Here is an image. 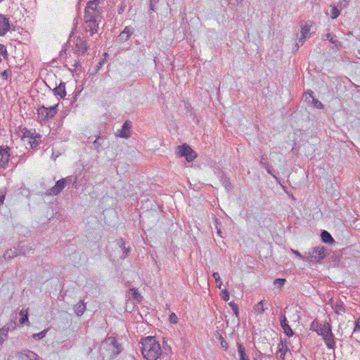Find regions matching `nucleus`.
<instances>
[{
    "mask_svg": "<svg viewBox=\"0 0 360 360\" xmlns=\"http://www.w3.org/2000/svg\"><path fill=\"white\" fill-rule=\"evenodd\" d=\"M20 136L22 139L25 138H29V139H32L33 136L36 134L35 129H28L27 128H23L20 130Z\"/></svg>",
    "mask_w": 360,
    "mask_h": 360,
    "instance_id": "20",
    "label": "nucleus"
},
{
    "mask_svg": "<svg viewBox=\"0 0 360 360\" xmlns=\"http://www.w3.org/2000/svg\"><path fill=\"white\" fill-rule=\"evenodd\" d=\"M6 197V191H0V207L3 205Z\"/></svg>",
    "mask_w": 360,
    "mask_h": 360,
    "instance_id": "56",
    "label": "nucleus"
},
{
    "mask_svg": "<svg viewBox=\"0 0 360 360\" xmlns=\"http://www.w3.org/2000/svg\"><path fill=\"white\" fill-rule=\"evenodd\" d=\"M215 223H216V229H217V234L221 238H224V236L222 235V231H221V222L219 221L218 219L216 218Z\"/></svg>",
    "mask_w": 360,
    "mask_h": 360,
    "instance_id": "45",
    "label": "nucleus"
},
{
    "mask_svg": "<svg viewBox=\"0 0 360 360\" xmlns=\"http://www.w3.org/2000/svg\"><path fill=\"white\" fill-rule=\"evenodd\" d=\"M64 183L66 185L68 184H72L76 188L77 186L75 185L77 181V176H69L65 178H63Z\"/></svg>",
    "mask_w": 360,
    "mask_h": 360,
    "instance_id": "30",
    "label": "nucleus"
},
{
    "mask_svg": "<svg viewBox=\"0 0 360 360\" xmlns=\"http://www.w3.org/2000/svg\"><path fill=\"white\" fill-rule=\"evenodd\" d=\"M176 153L179 157H184L188 162H192L196 157V153L186 143L176 147Z\"/></svg>",
    "mask_w": 360,
    "mask_h": 360,
    "instance_id": "4",
    "label": "nucleus"
},
{
    "mask_svg": "<svg viewBox=\"0 0 360 360\" xmlns=\"http://www.w3.org/2000/svg\"><path fill=\"white\" fill-rule=\"evenodd\" d=\"M292 252H293V253L296 256L299 257L301 259H304L303 256L301 255V253L299 251H297V250H292Z\"/></svg>",
    "mask_w": 360,
    "mask_h": 360,
    "instance_id": "63",
    "label": "nucleus"
},
{
    "mask_svg": "<svg viewBox=\"0 0 360 360\" xmlns=\"http://www.w3.org/2000/svg\"><path fill=\"white\" fill-rule=\"evenodd\" d=\"M10 29L9 18L3 14H0V36H4Z\"/></svg>",
    "mask_w": 360,
    "mask_h": 360,
    "instance_id": "14",
    "label": "nucleus"
},
{
    "mask_svg": "<svg viewBox=\"0 0 360 360\" xmlns=\"http://www.w3.org/2000/svg\"><path fill=\"white\" fill-rule=\"evenodd\" d=\"M129 295L137 303H141L143 300V296L140 294L139 290L135 288H131L129 290Z\"/></svg>",
    "mask_w": 360,
    "mask_h": 360,
    "instance_id": "18",
    "label": "nucleus"
},
{
    "mask_svg": "<svg viewBox=\"0 0 360 360\" xmlns=\"http://www.w3.org/2000/svg\"><path fill=\"white\" fill-rule=\"evenodd\" d=\"M132 127V123L129 120H126L121 129H118L116 134L117 136L121 138L128 139L131 136V129Z\"/></svg>",
    "mask_w": 360,
    "mask_h": 360,
    "instance_id": "9",
    "label": "nucleus"
},
{
    "mask_svg": "<svg viewBox=\"0 0 360 360\" xmlns=\"http://www.w3.org/2000/svg\"><path fill=\"white\" fill-rule=\"evenodd\" d=\"M91 136L89 137L87 139L88 143H92V146L91 148L96 150L97 153H100L103 148L105 137L99 134L96 136V139L94 141H91Z\"/></svg>",
    "mask_w": 360,
    "mask_h": 360,
    "instance_id": "6",
    "label": "nucleus"
},
{
    "mask_svg": "<svg viewBox=\"0 0 360 360\" xmlns=\"http://www.w3.org/2000/svg\"><path fill=\"white\" fill-rule=\"evenodd\" d=\"M159 1V0H150V9L155 11V6Z\"/></svg>",
    "mask_w": 360,
    "mask_h": 360,
    "instance_id": "58",
    "label": "nucleus"
},
{
    "mask_svg": "<svg viewBox=\"0 0 360 360\" xmlns=\"http://www.w3.org/2000/svg\"><path fill=\"white\" fill-rule=\"evenodd\" d=\"M57 105H58L55 106H51L49 108L46 107V115L48 120L53 118L57 113Z\"/></svg>",
    "mask_w": 360,
    "mask_h": 360,
    "instance_id": "27",
    "label": "nucleus"
},
{
    "mask_svg": "<svg viewBox=\"0 0 360 360\" xmlns=\"http://www.w3.org/2000/svg\"><path fill=\"white\" fill-rule=\"evenodd\" d=\"M212 276L213 278H214L216 283H217V286L219 288H221V286L222 285V282L220 279V276H219V274L218 272H214L212 274Z\"/></svg>",
    "mask_w": 360,
    "mask_h": 360,
    "instance_id": "43",
    "label": "nucleus"
},
{
    "mask_svg": "<svg viewBox=\"0 0 360 360\" xmlns=\"http://www.w3.org/2000/svg\"><path fill=\"white\" fill-rule=\"evenodd\" d=\"M16 250L18 255H26L30 250H32V247H25V245H21V243H20L18 245Z\"/></svg>",
    "mask_w": 360,
    "mask_h": 360,
    "instance_id": "26",
    "label": "nucleus"
},
{
    "mask_svg": "<svg viewBox=\"0 0 360 360\" xmlns=\"http://www.w3.org/2000/svg\"><path fill=\"white\" fill-rule=\"evenodd\" d=\"M327 248L324 246H317L312 249L309 253L308 259L310 262H320L326 257V251Z\"/></svg>",
    "mask_w": 360,
    "mask_h": 360,
    "instance_id": "5",
    "label": "nucleus"
},
{
    "mask_svg": "<svg viewBox=\"0 0 360 360\" xmlns=\"http://www.w3.org/2000/svg\"><path fill=\"white\" fill-rule=\"evenodd\" d=\"M125 7H126L125 4L124 3H122L120 6V8H119V9H118V13L119 14H122L124 12Z\"/></svg>",
    "mask_w": 360,
    "mask_h": 360,
    "instance_id": "59",
    "label": "nucleus"
},
{
    "mask_svg": "<svg viewBox=\"0 0 360 360\" xmlns=\"http://www.w3.org/2000/svg\"><path fill=\"white\" fill-rule=\"evenodd\" d=\"M321 238L322 242H323L324 243L333 244V243H335V240L332 237L331 234L326 230L321 231Z\"/></svg>",
    "mask_w": 360,
    "mask_h": 360,
    "instance_id": "19",
    "label": "nucleus"
},
{
    "mask_svg": "<svg viewBox=\"0 0 360 360\" xmlns=\"http://www.w3.org/2000/svg\"><path fill=\"white\" fill-rule=\"evenodd\" d=\"M309 31L310 27L307 24L303 25L301 29L302 37H304V38H307Z\"/></svg>",
    "mask_w": 360,
    "mask_h": 360,
    "instance_id": "41",
    "label": "nucleus"
},
{
    "mask_svg": "<svg viewBox=\"0 0 360 360\" xmlns=\"http://www.w3.org/2000/svg\"><path fill=\"white\" fill-rule=\"evenodd\" d=\"M323 339L326 346L328 347V348L334 349L335 342V338H334V335L333 334V332H331V333H329L328 335L323 336Z\"/></svg>",
    "mask_w": 360,
    "mask_h": 360,
    "instance_id": "17",
    "label": "nucleus"
},
{
    "mask_svg": "<svg viewBox=\"0 0 360 360\" xmlns=\"http://www.w3.org/2000/svg\"><path fill=\"white\" fill-rule=\"evenodd\" d=\"M237 347L240 359L248 356L245 353V348L240 343L238 342Z\"/></svg>",
    "mask_w": 360,
    "mask_h": 360,
    "instance_id": "35",
    "label": "nucleus"
},
{
    "mask_svg": "<svg viewBox=\"0 0 360 360\" xmlns=\"http://www.w3.org/2000/svg\"><path fill=\"white\" fill-rule=\"evenodd\" d=\"M37 355L32 351L26 349L15 353V357L18 360H35Z\"/></svg>",
    "mask_w": 360,
    "mask_h": 360,
    "instance_id": "12",
    "label": "nucleus"
},
{
    "mask_svg": "<svg viewBox=\"0 0 360 360\" xmlns=\"http://www.w3.org/2000/svg\"><path fill=\"white\" fill-rule=\"evenodd\" d=\"M221 345L222 347H224L226 349L228 348V343L224 339H222V340L221 341Z\"/></svg>",
    "mask_w": 360,
    "mask_h": 360,
    "instance_id": "62",
    "label": "nucleus"
},
{
    "mask_svg": "<svg viewBox=\"0 0 360 360\" xmlns=\"http://www.w3.org/2000/svg\"><path fill=\"white\" fill-rule=\"evenodd\" d=\"M102 346L103 348L110 350L115 356L119 354L122 350V347L117 342V338L112 336L106 338L102 342Z\"/></svg>",
    "mask_w": 360,
    "mask_h": 360,
    "instance_id": "3",
    "label": "nucleus"
},
{
    "mask_svg": "<svg viewBox=\"0 0 360 360\" xmlns=\"http://www.w3.org/2000/svg\"><path fill=\"white\" fill-rule=\"evenodd\" d=\"M169 321L172 323H176L178 322V317L172 312L169 316Z\"/></svg>",
    "mask_w": 360,
    "mask_h": 360,
    "instance_id": "51",
    "label": "nucleus"
},
{
    "mask_svg": "<svg viewBox=\"0 0 360 360\" xmlns=\"http://www.w3.org/2000/svg\"><path fill=\"white\" fill-rule=\"evenodd\" d=\"M339 4H340L339 6H340V8H345L349 4V1L348 0H340Z\"/></svg>",
    "mask_w": 360,
    "mask_h": 360,
    "instance_id": "57",
    "label": "nucleus"
},
{
    "mask_svg": "<svg viewBox=\"0 0 360 360\" xmlns=\"http://www.w3.org/2000/svg\"><path fill=\"white\" fill-rule=\"evenodd\" d=\"M100 3V0L89 1L85 8L84 18L99 20L100 12L98 10V6Z\"/></svg>",
    "mask_w": 360,
    "mask_h": 360,
    "instance_id": "2",
    "label": "nucleus"
},
{
    "mask_svg": "<svg viewBox=\"0 0 360 360\" xmlns=\"http://www.w3.org/2000/svg\"><path fill=\"white\" fill-rule=\"evenodd\" d=\"M259 164L264 168H268V164L269 162H267V158L263 155H262L261 157V160L259 161Z\"/></svg>",
    "mask_w": 360,
    "mask_h": 360,
    "instance_id": "48",
    "label": "nucleus"
},
{
    "mask_svg": "<svg viewBox=\"0 0 360 360\" xmlns=\"http://www.w3.org/2000/svg\"><path fill=\"white\" fill-rule=\"evenodd\" d=\"M1 77L2 79H7L8 78V71L7 70H4L1 73Z\"/></svg>",
    "mask_w": 360,
    "mask_h": 360,
    "instance_id": "61",
    "label": "nucleus"
},
{
    "mask_svg": "<svg viewBox=\"0 0 360 360\" xmlns=\"http://www.w3.org/2000/svg\"><path fill=\"white\" fill-rule=\"evenodd\" d=\"M99 20L84 18V30L89 32L91 35L98 32Z\"/></svg>",
    "mask_w": 360,
    "mask_h": 360,
    "instance_id": "8",
    "label": "nucleus"
},
{
    "mask_svg": "<svg viewBox=\"0 0 360 360\" xmlns=\"http://www.w3.org/2000/svg\"><path fill=\"white\" fill-rule=\"evenodd\" d=\"M76 53L79 55H84L88 49L86 39L84 37H77L75 41Z\"/></svg>",
    "mask_w": 360,
    "mask_h": 360,
    "instance_id": "7",
    "label": "nucleus"
},
{
    "mask_svg": "<svg viewBox=\"0 0 360 360\" xmlns=\"http://www.w3.org/2000/svg\"><path fill=\"white\" fill-rule=\"evenodd\" d=\"M117 245L120 247V248L122 250V255L121 256V258H126L130 252V248L129 247L127 248L125 246V241L122 238L117 240Z\"/></svg>",
    "mask_w": 360,
    "mask_h": 360,
    "instance_id": "21",
    "label": "nucleus"
},
{
    "mask_svg": "<svg viewBox=\"0 0 360 360\" xmlns=\"http://www.w3.org/2000/svg\"><path fill=\"white\" fill-rule=\"evenodd\" d=\"M65 187V184L63 179L57 181L54 186L47 190L46 194L50 195H58Z\"/></svg>",
    "mask_w": 360,
    "mask_h": 360,
    "instance_id": "13",
    "label": "nucleus"
},
{
    "mask_svg": "<svg viewBox=\"0 0 360 360\" xmlns=\"http://www.w3.org/2000/svg\"><path fill=\"white\" fill-rule=\"evenodd\" d=\"M86 310V304L83 301L80 300L77 304L74 307V311L77 316H81Z\"/></svg>",
    "mask_w": 360,
    "mask_h": 360,
    "instance_id": "22",
    "label": "nucleus"
},
{
    "mask_svg": "<svg viewBox=\"0 0 360 360\" xmlns=\"http://www.w3.org/2000/svg\"><path fill=\"white\" fill-rule=\"evenodd\" d=\"M18 255V253L17 252L16 248H14L13 249L11 248L9 250H7L3 255V258L4 260L8 261L10 260L15 257Z\"/></svg>",
    "mask_w": 360,
    "mask_h": 360,
    "instance_id": "23",
    "label": "nucleus"
},
{
    "mask_svg": "<svg viewBox=\"0 0 360 360\" xmlns=\"http://www.w3.org/2000/svg\"><path fill=\"white\" fill-rule=\"evenodd\" d=\"M41 136L39 134H36L33 138L29 140V143L32 148H37L41 143Z\"/></svg>",
    "mask_w": 360,
    "mask_h": 360,
    "instance_id": "25",
    "label": "nucleus"
},
{
    "mask_svg": "<svg viewBox=\"0 0 360 360\" xmlns=\"http://www.w3.org/2000/svg\"><path fill=\"white\" fill-rule=\"evenodd\" d=\"M54 96L59 98V99L65 98L66 96L65 83L60 81V84L52 89Z\"/></svg>",
    "mask_w": 360,
    "mask_h": 360,
    "instance_id": "15",
    "label": "nucleus"
},
{
    "mask_svg": "<svg viewBox=\"0 0 360 360\" xmlns=\"http://www.w3.org/2000/svg\"><path fill=\"white\" fill-rule=\"evenodd\" d=\"M279 321L281 328L283 330L284 333L288 337H292L294 335V331L288 324V321L285 314H281L279 316Z\"/></svg>",
    "mask_w": 360,
    "mask_h": 360,
    "instance_id": "11",
    "label": "nucleus"
},
{
    "mask_svg": "<svg viewBox=\"0 0 360 360\" xmlns=\"http://www.w3.org/2000/svg\"><path fill=\"white\" fill-rule=\"evenodd\" d=\"M221 298L224 301H228L229 300V291L226 289L223 290L221 292Z\"/></svg>",
    "mask_w": 360,
    "mask_h": 360,
    "instance_id": "50",
    "label": "nucleus"
},
{
    "mask_svg": "<svg viewBox=\"0 0 360 360\" xmlns=\"http://www.w3.org/2000/svg\"><path fill=\"white\" fill-rule=\"evenodd\" d=\"M141 353L147 360H157L162 354L160 343L153 336H148L141 340Z\"/></svg>",
    "mask_w": 360,
    "mask_h": 360,
    "instance_id": "1",
    "label": "nucleus"
},
{
    "mask_svg": "<svg viewBox=\"0 0 360 360\" xmlns=\"http://www.w3.org/2000/svg\"><path fill=\"white\" fill-rule=\"evenodd\" d=\"M47 331V329L43 330L38 333L33 334L32 337L34 340H41L46 336Z\"/></svg>",
    "mask_w": 360,
    "mask_h": 360,
    "instance_id": "39",
    "label": "nucleus"
},
{
    "mask_svg": "<svg viewBox=\"0 0 360 360\" xmlns=\"http://www.w3.org/2000/svg\"><path fill=\"white\" fill-rule=\"evenodd\" d=\"M267 171V172L271 175H274L273 174V172H272V168L271 167L269 166V165L268 164V168H265Z\"/></svg>",
    "mask_w": 360,
    "mask_h": 360,
    "instance_id": "64",
    "label": "nucleus"
},
{
    "mask_svg": "<svg viewBox=\"0 0 360 360\" xmlns=\"http://www.w3.org/2000/svg\"><path fill=\"white\" fill-rule=\"evenodd\" d=\"M321 326L322 323H319V321L317 319H314L311 323L310 329L314 331H316L318 333Z\"/></svg>",
    "mask_w": 360,
    "mask_h": 360,
    "instance_id": "34",
    "label": "nucleus"
},
{
    "mask_svg": "<svg viewBox=\"0 0 360 360\" xmlns=\"http://www.w3.org/2000/svg\"><path fill=\"white\" fill-rule=\"evenodd\" d=\"M325 39L329 40L332 44H335L336 46H338V44H340V41L335 39V37L333 36L330 33L326 34Z\"/></svg>",
    "mask_w": 360,
    "mask_h": 360,
    "instance_id": "37",
    "label": "nucleus"
},
{
    "mask_svg": "<svg viewBox=\"0 0 360 360\" xmlns=\"http://www.w3.org/2000/svg\"><path fill=\"white\" fill-rule=\"evenodd\" d=\"M38 117L41 120H48L46 115V107L42 105L37 110Z\"/></svg>",
    "mask_w": 360,
    "mask_h": 360,
    "instance_id": "32",
    "label": "nucleus"
},
{
    "mask_svg": "<svg viewBox=\"0 0 360 360\" xmlns=\"http://www.w3.org/2000/svg\"><path fill=\"white\" fill-rule=\"evenodd\" d=\"M289 350L287 345L283 346L281 348L279 349L278 353H280V360H285V356L286 352Z\"/></svg>",
    "mask_w": 360,
    "mask_h": 360,
    "instance_id": "38",
    "label": "nucleus"
},
{
    "mask_svg": "<svg viewBox=\"0 0 360 360\" xmlns=\"http://www.w3.org/2000/svg\"><path fill=\"white\" fill-rule=\"evenodd\" d=\"M311 102L313 103V105L314 108H316L317 109H323V103L318 99H316L315 98H312V100Z\"/></svg>",
    "mask_w": 360,
    "mask_h": 360,
    "instance_id": "42",
    "label": "nucleus"
},
{
    "mask_svg": "<svg viewBox=\"0 0 360 360\" xmlns=\"http://www.w3.org/2000/svg\"><path fill=\"white\" fill-rule=\"evenodd\" d=\"M330 7H331L330 18L332 19H335L340 15V10L338 8V6H335V5H331Z\"/></svg>",
    "mask_w": 360,
    "mask_h": 360,
    "instance_id": "33",
    "label": "nucleus"
},
{
    "mask_svg": "<svg viewBox=\"0 0 360 360\" xmlns=\"http://www.w3.org/2000/svg\"><path fill=\"white\" fill-rule=\"evenodd\" d=\"M333 309L335 310V312L338 314H341L342 312L345 311V309L344 307L343 303L342 302H337L333 306Z\"/></svg>",
    "mask_w": 360,
    "mask_h": 360,
    "instance_id": "29",
    "label": "nucleus"
},
{
    "mask_svg": "<svg viewBox=\"0 0 360 360\" xmlns=\"http://www.w3.org/2000/svg\"><path fill=\"white\" fill-rule=\"evenodd\" d=\"M254 310L257 314H262L265 311L264 307V300H261L254 307Z\"/></svg>",
    "mask_w": 360,
    "mask_h": 360,
    "instance_id": "31",
    "label": "nucleus"
},
{
    "mask_svg": "<svg viewBox=\"0 0 360 360\" xmlns=\"http://www.w3.org/2000/svg\"><path fill=\"white\" fill-rule=\"evenodd\" d=\"M229 305L231 307V309L233 310L234 314L238 317L239 316V309H238V306L236 303H235L234 302H231L229 303Z\"/></svg>",
    "mask_w": 360,
    "mask_h": 360,
    "instance_id": "40",
    "label": "nucleus"
},
{
    "mask_svg": "<svg viewBox=\"0 0 360 360\" xmlns=\"http://www.w3.org/2000/svg\"><path fill=\"white\" fill-rule=\"evenodd\" d=\"M0 167L5 168L10 158V148L8 146H0Z\"/></svg>",
    "mask_w": 360,
    "mask_h": 360,
    "instance_id": "10",
    "label": "nucleus"
},
{
    "mask_svg": "<svg viewBox=\"0 0 360 360\" xmlns=\"http://www.w3.org/2000/svg\"><path fill=\"white\" fill-rule=\"evenodd\" d=\"M132 34L133 29L130 27H126L124 30L120 34L119 40L121 42L126 41Z\"/></svg>",
    "mask_w": 360,
    "mask_h": 360,
    "instance_id": "16",
    "label": "nucleus"
},
{
    "mask_svg": "<svg viewBox=\"0 0 360 360\" xmlns=\"http://www.w3.org/2000/svg\"><path fill=\"white\" fill-rule=\"evenodd\" d=\"M306 38H304V37H302L300 39H299V41H298V43H297L296 46H297V49H298L299 46H302L304 42V40H305Z\"/></svg>",
    "mask_w": 360,
    "mask_h": 360,
    "instance_id": "60",
    "label": "nucleus"
},
{
    "mask_svg": "<svg viewBox=\"0 0 360 360\" xmlns=\"http://www.w3.org/2000/svg\"><path fill=\"white\" fill-rule=\"evenodd\" d=\"M222 183L227 191H229L232 189L231 184L228 178H224L222 180Z\"/></svg>",
    "mask_w": 360,
    "mask_h": 360,
    "instance_id": "46",
    "label": "nucleus"
},
{
    "mask_svg": "<svg viewBox=\"0 0 360 360\" xmlns=\"http://www.w3.org/2000/svg\"><path fill=\"white\" fill-rule=\"evenodd\" d=\"M0 55H1L5 59L8 58V52L6 50V47L1 44H0Z\"/></svg>",
    "mask_w": 360,
    "mask_h": 360,
    "instance_id": "44",
    "label": "nucleus"
},
{
    "mask_svg": "<svg viewBox=\"0 0 360 360\" xmlns=\"http://www.w3.org/2000/svg\"><path fill=\"white\" fill-rule=\"evenodd\" d=\"M354 329L353 333L356 331H360V317L354 323Z\"/></svg>",
    "mask_w": 360,
    "mask_h": 360,
    "instance_id": "55",
    "label": "nucleus"
},
{
    "mask_svg": "<svg viewBox=\"0 0 360 360\" xmlns=\"http://www.w3.org/2000/svg\"><path fill=\"white\" fill-rule=\"evenodd\" d=\"M6 327L8 329V330H13L16 328L17 323L15 321L11 320L8 323H6Z\"/></svg>",
    "mask_w": 360,
    "mask_h": 360,
    "instance_id": "47",
    "label": "nucleus"
},
{
    "mask_svg": "<svg viewBox=\"0 0 360 360\" xmlns=\"http://www.w3.org/2000/svg\"><path fill=\"white\" fill-rule=\"evenodd\" d=\"M8 329L7 328V327H6V326H3L1 329H0V335L4 336V338H6L7 335H8Z\"/></svg>",
    "mask_w": 360,
    "mask_h": 360,
    "instance_id": "53",
    "label": "nucleus"
},
{
    "mask_svg": "<svg viewBox=\"0 0 360 360\" xmlns=\"http://www.w3.org/2000/svg\"><path fill=\"white\" fill-rule=\"evenodd\" d=\"M331 332H332L331 325L328 323H326L324 324H322V326L320 328L319 331L318 332V334L323 337L326 335L331 333Z\"/></svg>",
    "mask_w": 360,
    "mask_h": 360,
    "instance_id": "24",
    "label": "nucleus"
},
{
    "mask_svg": "<svg viewBox=\"0 0 360 360\" xmlns=\"http://www.w3.org/2000/svg\"><path fill=\"white\" fill-rule=\"evenodd\" d=\"M105 59L102 58L100 60V61L98 63L95 68V74L98 72V71L102 68L103 64L105 63Z\"/></svg>",
    "mask_w": 360,
    "mask_h": 360,
    "instance_id": "52",
    "label": "nucleus"
},
{
    "mask_svg": "<svg viewBox=\"0 0 360 360\" xmlns=\"http://www.w3.org/2000/svg\"><path fill=\"white\" fill-rule=\"evenodd\" d=\"M237 347L240 359L248 356L245 353V348L240 343L238 342Z\"/></svg>",
    "mask_w": 360,
    "mask_h": 360,
    "instance_id": "36",
    "label": "nucleus"
},
{
    "mask_svg": "<svg viewBox=\"0 0 360 360\" xmlns=\"http://www.w3.org/2000/svg\"><path fill=\"white\" fill-rule=\"evenodd\" d=\"M20 319L19 320V322H20V325L30 323L29 319H28V312L27 310H25V311L21 310L20 311Z\"/></svg>",
    "mask_w": 360,
    "mask_h": 360,
    "instance_id": "28",
    "label": "nucleus"
},
{
    "mask_svg": "<svg viewBox=\"0 0 360 360\" xmlns=\"http://www.w3.org/2000/svg\"><path fill=\"white\" fill-rule=\"evenodd\" d=\"M314 98V92L311 90H308L307 92H305V101H308L309 102V98Z\"/></svg>",
    "mask_w": 360,
    "mask_h": 360,
    "instance_id": "54",
    "label": "nucleus"
},
{
    "mask_svg": "<svg viewBox=\"0 0 360 360\" xmlns=\"http://www.w3.org/2000/svg\"><path fill=\"white\" fill-rule=\"evenodd\" d=\"M286 280L285 278H276L274 280V283L275 285H278V287L283 286Z\"/></svg>",
    "mask_w": 360,
    "mask_h": 360,
    "instance_id": "49",
    "label": "nucleus"
}]
</instances>
